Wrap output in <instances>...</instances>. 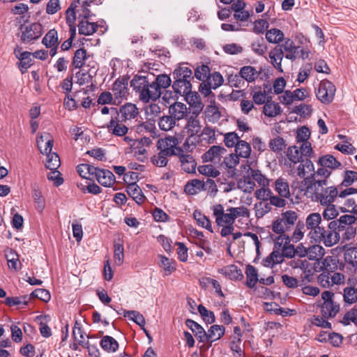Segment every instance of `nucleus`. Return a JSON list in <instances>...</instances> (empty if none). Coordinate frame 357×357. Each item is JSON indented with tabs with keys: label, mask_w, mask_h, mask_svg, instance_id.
I'll return each instance as SVG.
<instances>
[{
	"label": "nucleus",
	"mask_w": 357,
	"mask_h": 357,
	"mask_svg": "<svg viewBox=\"0 0 357 357\" xmlns=\"http://www.w3.org/2000/svg\"><path fill=\"white\" fill-rule=\"evenodd\" d=\"M218 273L232 280H241L243 278L241 270L236 265H229L220 268Z\"/></svg>",
	"instance_id": "nucleus-20"
},
{
	"label": "nucleus",
	"mask_w": 357,
	"mask_h": 357,
	"mask_svg": "<svg viewBox=\"0 0 357 357\" xmlns=\"http://www.w3.org/2000/svg\"><path fill=\"white\" fill-rule=\"evenodd\" d=\"M111 109L115 112L116 117L126 123L130 122L139 115V109L136 105L131 102H127L121 105L119 109L114 107H112Z\"/></svg>",
	"instance_id": "nucleus-6"
},
{
	"label": "nucleus",
	"mask_w": 357,
	"mask_h": 357,
	"mask_svg": "<svg viewBox=\"0 0 357 357\" xmlns=\"http://www.w3.org/2000/svg\"><path fill=\"white\" fill-rule=\"evenodd\" d=\"M21 40L24 43H29L39 38L43 34V26L40 23L34 22L30 24H22L19 28Z\"/></svg>",
	"instance_id": "nucleus-5"
},
{
	"label": "nucleus",
	"mask_w": 357,
	"mask_h": 357,
	"mask_svg": "<svg viewBox=\"0 0 357 357\" xmlns=\"http://www.w3.org/2000/svg\"><path fill=\"white\" fill-rule=\"evenodd\" d=\"M88 57L89 56L86 54V50L80 48L75 51L73 58L72 65L75 68L80 69L84 66L85 61Z\"/></svg>",
	"instance_id": "nucleus-35"
},
{
	"label": "nucleus",
	"mask_w": 357,
	"mask_h": 357,
	"mask_svg": "<svg viewBox=\"0 0 357 357\" xmlns=\"http://www.w3.org/2000/svg\"><path fill=\"white\" fill-rule=\"evenodd\" d=\"M183 96L188 103L193 107L192 112H201L203 109V105L201 102V98L197 92H193L192 89L187 94H181Z\"/></svg>",
	"instance_id": "nucleus-22"
},
{
	"label": "nucleus",
	"mask_w": 357,
	"mask_h": 357,
	"mask_svg": "<svg viewBox=\"0 0 357 357\" xmlns=\"http://www.w3.org/2000/svg\"><path fill=\"white\" fill-rule=\"evenodd\" d=\"M320 181L317 183V187L314 188L312 201L319 202L321 205L332 204L339 197V189L335 185H322Z\"/></svg>",
	"instance_id": "nucleus-2"
},
{
	"label": "nucleus",
	"mask_w": 357,
	"mask_h": 357,
	"mask_svg": "<svg viewBox=\"0 0 357 357\" xmlns=\"http://www.w3.org/2000/svg\"><path fill=\"white\" fill-rule=\"evenodd\" d=\"M318 165L329 170H334L341 166V163L330 154L323 155L319 158Z\"/></svg>",
	"instance_id": "nucleus-27"
},
{
	"label": "nucleus",
	"mask_w": 357,
	"mask_h": 357,
	"mask_svg": "<svg viewBox=\"0 0 357 357\" xmlns=\"http://www.w3.org/2000/svg\"><path fill=\"white\" fill-rule=\"evenodd\" d=\"M123 317H128L141 328L144 327L146 324L144 316L138 311L135 310H123Z\"/></svg>",
	"instance_id": "nucleus-40"
},
{
	"label": "nucleus",
	"mask_w": 357,
	"mask_h": 357,
	"mask_svg": "<svg viewBox=\"0 0 357 357\" xmlns=\"http://www.w3.org/2000/svg\"><path fill=\"white\" fill-rule=\"evenodd\" d=\"M301 181H294L291 188L293 194L296 198L301 199L303 197L312 199L314 192V185L309 176L303 178Z\"/></svg>",
	"instance_id": "nucleus-4"
},
{
	"label": "nucleus",
	"mask_w": 357,
	"mask_h": 357,
	"mask_svg": "<svg viewBox=\"0 0 357 357\" xmlns=\"http://www.w3.org/2000/svg\"><path fill=\"white\" fill-rule=\"evenodd\" d=\"M319 233H321V234H319L317 237L312 236L310 238L313 239L316 243L322 242L326 247L334 245L340 240L338 232L328 231V229H325L324 227L320 229Z\"/></svg>",
	"instance_id": "nucleus-7"
},
{
	"label": "nucleus",
	"mask_w": 357,
	"mask_h": 357,
	"mask_svg": "<svg viewBox=\"0 0 357 357\" xmlns=\"http://www.w3.org/2000/svg\"><path fill=\"white\" fill-rule=\"evenodd\" d=\"M178 156L181 162V169L187 173L195 172L197 163L190 154H185L181 148L178 149Z\"/></svg>",
	"instance_id": "nucleus-10"
},
{
	"label": "nucleus",
	"mask_w": 357,
	"mask_h": 357,
	"mask_svg": "<svg viewBox=\"0 0 357 357\" xmlns=\"http://www.w3.org/2000/svg\"><path fill=\"white\" fill-rule=\"evenodd\" d=\"M269 147L273 152L279 153L285 149V141L281 137H275L270 140Z\"/></svg>",
	"instance_id": "nucleus-56"
},
{
	"label": "nucleus",
	"mask_w": 357,
	"mask_h": 357,
	"mask_svg": "<svg viewBox=\"0 0 357 357\" xmlns=\"http://www.w3.org/2000/svg\"><path fill=\"white\" fill-rule=\"evenodd\" d=\"M211 73V70L207 65L197 66L195 70V77L200 80L205 82Z\"/></svg>",
	"instance_id": "nucleus-58"
},
{
	"label": "nucleus",
	"mask_w": 357,
	"mask_h": 357,
	"mask_svg": "<svg viewBox=\"0 0 357 357\" xmlns=\"http://www.w3.org/2000/svg\"><path fill=\"white\" fill-rule=\"evenodd\" d=\"M96 180L104 187H111L115 183V176L111 171L101 169L97 175Z\"/></svg>",
	"instance_id": "nucleus-25"
},
{
	"label": "nucleus",
	"mask_w": 357,
	"mask_h": 357,
	"mask_svg": "<svg viewBox=\"0 0 357 357\" xmlns=\"http://www.w3.org/2000/svg\"><path fill=\"white\" fill-rule=\"evenodd\" d=\"M126 192L139 205L142 204L146 199L142 189L136 183H128L126 186Z\"/></svg>",
	"instance_id": "nucleus-18"
},
{
	"label": "nucleus",
	"mask_w": 357,
	"mask_h": 357,
	"mask_svg": "<svg viewBox=\"0 0 357 357\" xmlns=\"http://www.w3.org/2000/svg\"><path fill=\"white\" fill-rule=\"evenodd\" d=\"M250 176L252 178V180L255 181H257L259 185H262L263 187H265L266 185H268L269 181L268 179L261 174V171L258 169H250Z\"/></svg>",
	"instance_id": "nucleus-62"
},
{
	"label": "nucleus",
	"mask_w": 357,
	"mask_h": 357,
	"mask_svg": "<svg viewBox=\"0 0 357 357\" xmlns=\"http://www.w3.org/2000/svg\"><path fill=\"white\" fill-rule=\"evenodd\" d=\"M325 254L324 248L320 245H313L307 248V257L310 260H319Z\"/></svg>",
	"instance_id": "nucleus-41"
},
{
	"label": "nucleus",
	"mask_w": 357,
	"mask_h": 357,
	"mask_svg": "<svg viewBox=\"0 0 357 357\" xmlns=\"http://www.w3.org/2000/svg\"><path fill=\"white\" fill-rule=\"evenodd\" d=\"M153 83L157 89L161 91L162 89H167L171 85L172 79L166 74H160L155 77Z\"/></svg>",
	"instance_id": "nucleus-45"
},
{
	"label": "nucleus",
	"mask_w": 357,
	"mask_h": 357,
	"mask_svg": "<svg viewBox=\"0 0 357 357\" xmlns=\"http://www.w3.org/2000/svg\"><path fill=\"white\" fill-rule=\"evenodd\" d=\"M225 331V328L223 326L213 325L206 333L207 342L210 341L211 342H213L219 340L222 336L224 335Z\"/></svg>",
	"instance_id": "nucleus-38"
},
{
	"label": "nucleus",
	"mask_w": 357,
	"mask_h": 357,
	"mask_svg": "<svg viewBox=\"0 0 357 357\" xmlns=\"http://www.w3.org/2000/svg\"><path fill=\"white\" fill-rule=\"evenodd\" d=\"M344 301L349 304L357 301V289L353 287H346L344 289Z\"/></svg>",
	"instance_id": "nucleus-64"
},
{
	"label": "nucleus",
	"mask_w": 357,
	"mask_h": 357,
	"mask_svg": "<svg viewBox=\"0 0 357 357\" xmlns=\"http://www.w3.org/2000/svg\"><path fill=\"white\" fill-rule=\"evenodd\" d=\"M260 73H261L257 71L255 67L245 66L241 68L239 75H236L235 78L238 79L241 77L246 80L248 82H252L255 81Z\"/></svg>",
	"instance_id": "nucleus-21"
},
{
	"label": "nucleus",
	"mask_w": 357,
	"mask_h": 357,
	"mask_svg": "<svg viewBox=\"0 0 357 357\" xmlns=\"http://www.w3.org/2000/svg\"><path fill=\"white\" fill-rule=\"evenodd\" d=\"M33 198L36 204V209L42 212L45 208V199L41 191L36 186L33 188Z\"/></svg>",
	"instance_id": "nucleus-55"
},
{
	"label": "nucleus",
	"mask_w": 357,
	"mask_h": 357,
	"mask_svg": "<svg viewBox=\"0 0 357 357\" xmlns=\"http://www.w3.org/2000/svg\"><path fill=\"white\" fill-rule=\"evenodd\" d=\"M206 116L210 122H217L220 119L221 114L217 106L210 105L206 107Z\"/></svg>",
	"instance_id": "nucleus-49"
},
{
	"label": "nucleus",
	"mask_w": 357,
	"mask_h": 357,
	"mask_svg": "<svg viewBox=\"0 0 357 357\" xmlns=\"http://www.w3.org/2000/svg\"><path fill=\"white\" fill-rule=\"evenodd\" d=\"M100 345L103 350L107 352H115L119 348L118 342L109 335H105L102 338Z\"/></svg>",
	"instance_id": "nucleus-36"
},
{
	"label": "nucleus",
	"mask_w": 357,
	"mask_h": 357,
	"mask_svg": "<svg viewBox=\"0 0 357 357\" xmlns=\"http://www.w3.org/2000/svg\"><path fill=\"white\" fill-rule=\"evenodd\" d=\"M344 264L340 262L337 257L327 256L322 261L321 267L322 271H327L330 275L337 270H342Z\"/></svg>",
	"instance_id": "nucleus-15"
},
{
	"label": "nucleus",
	"mask_w": 357,
	"mask_h": 357,
	"mask_svg": "<svg viewBox=\"0 0 357 357\" xmlns=\"http://www.w3.org/2000/svg\"><path fill=\"white\" fill-rule=\"evenodd\" d=\"M344 260L357 271V248L347 249L344 254Z\"/></svg>",
	"instance_id": "nucleus-50"
},
{
	"label": "nucleus",
	"mask_w": 357,
	"mask_h": 357,
	"mask_svg": "<svg viewBox=\"0 0 357 357\" xmlns=\"http://www.w3.org/2000/svg\"><path fill=\"white\" fill-rule=\"evenodd\" d=\"M335 91L336 89L333 82L324 79L320 82L319 87L315 89V93L319 100L328 105L333 100Z\"/></svg>",
	"instance_id": "nucleus-3"
},
{
	"label": "nucleus",
	"mask_w": 357,
	"mask_h": 357,
	"mask_svg": "<svg viewBox=\"0 0 357 357\" xmlns=\"http://www.w3.org/2000/svg\"><path fill=\"white\" fill-rule=\"evenodd\" d=\"M42 43L46 47L59 45L57 31L54 29H50L43 38Z\"/></svg>",
	"instance_id": "nucleus-43"
},
{
	"label": "nucleus",
	"mask_w": 357,
	"mask_h": 357,
	"mask_svg": "<svg viewBox=\"0 0 357 357\" xmlns=\"http://www.w3.org/2000/svg\"><path fill=\"white\" fill-rule=\"evenodd\" d=\"M160 267L165 271L166 275H170L176 270L174 261L173 259H169L165 256H160Z\"/></svg>",
	"instance_id": "nucleus-54"
},
{
	"label": "nucleus",
	"mask_w": 357,
	"mask_h": 357,
	"mask_svg": "<svg viewBox=\"0 0 357 357\" xmlns=\"http://www.w3.org/2000/svg\"><path fill=\"white\" fill-rule=\"evenodd\" d=\"M172 89L176 95L187 94L192 89L191 81L194 77L192 70L187 66V64H180L173 71Z\"/></svg>",
	"instance_id": "nucleus-1"
},
{
	"label": "nucleus",
	"mask_w": 357,
	"mask_h": 357,
	"mask_svg": "<svg viewBox=\"0 0 357 357\" xmlns=\"http://www.w3.org/2000/svg\"><path fill=\"white\" fill-rule=\"evenodd\" d=\"M227 152L225 148L222 146H212L202 156L204 162H219L220 158Z\"/></svg>",
	"instance_id": "nucleus-14"
},
{
	"label": "nucleus",
	"mask_w": 357,
	"mask_h": 357,
	"mask_svg": "<svg viewBox=\"0 0 357 357\" xmlns=\"http://www.w3.org/2000/svg\"><path fill=\"white\" fill-rule=\"evenodd\" d=\"M340 210L342 213H351L352 214L357 215V204L353 198H347L343 206L340 207Z\"/></svg>",
	"instance_id": "nucleus-61"
},
{
	"label": "nucleus",
	"mask_w": 357,
	"mask_h": 357,
	"mask_svg": "<svg viewBox=\"0 0 357 357\" xmlns=\"http://www.w3.org/2000/svg\"><path fill=\"white\" fill-rule=\"evenodd\" d=\"M91 68L89 71H85L84 69L79 70L76 73L77 83L80 86L89 84L91 82L93 75L92 73H95L97 70V64L96 62H92Z\"/></svg>",
	"instance_id": "nucleus-23"
},
{
	"label": "nucleus",
	"mask_w": 357,
	"mask_h": 357,
	"mask_svg": "<svg viewBox=\"0 0 357 357\" xmlns=\"http://www.w3.org/2000/svg\"><path fill=\"white\" fill-rule=\"evenodd\" d=\"M78 29L79 34L90 36L97 31L98 25L95 22H89L86 20H82L79 22Z\"/></svg>",
	"instance_id": "nucleus-30"
},
{
	"label": "nucleus",
	"mask_w": 357,
	"mask_h": 357,
	"mask_svg": "<svg viewBox=\"0 0 357 357\" xmlns=\"http://www.w3.org/2000/svg\"><path fill=\"white\" fill-rule=\"evenodd\" d=\"M176 125V122L169 114L162 116L158 121L159 128L164 131L171 130Z\"/></svg>",
	"instance_id": "nucleus-47"
},
{
	"label": "nucleus",
	"mask_w": 357,
	"mask_h": 357,
	"mask_svg": "<svg viewBox=\"0 0 357 357\" xmlns=\"http://www.w3.org/2000/svg\"><path fill=\"white\" fill-rule=\"evenodd\" d=\"M124 121H121L120 119L118 117H115V119L112 118L107 128L109 131L115 136L123 137L125 136L128 131V126L123 123Z\"/></svg>",
	"instance_id": "nucleus-11"
},
{
	"label": "nucleus",
	"mask_w": 357,
	"mask_h": 357,
	"mask_svg": "<svg viewBox=\"0 0 357 357\" xmlns=\"http://www.w3.org/2000/svg\"><path fill=\"white\" fill-rule=\"evenodd\" d=\"M199 114L200 112H192L187 119V123L185 128L190 137L197 135L201 130L202 126L198 119Z\"/></svg>",
	"instance_id": "nucleus-13"
},
{
	"label": "nucleus",
	"mask_w": 357,
	"mask_h": 357,
	"mask_svg": "<svg viewBox=\"0 0 357 357\" xmlns=\"http://www.w3.org/2000/svg\"><path fill=\"white\" fill-rule=\"evenodd\" d=\"M235 151L238 157L248 158L251 153V146L245 141L241 140L236 146Z\"/></svg>",
	"instance_id": "nucleus-44"
},
{
	"label": "nucleus",
	"mask_w": 357,
	"mask_h": 357,
	"mask_svg": "<svg viewBox=\"0 0 357 357\" xmlns=\"http://www.w3.org/2000/svg\"><path fill=\"white\" fill-rule=\"evenodd\" d=\"M340 322L344 326H348L351 323L357 325V305L345 313Z\"/></svg>",
	"instance_id": "nucleus-51"
},
{
	"label": "nucleus",
	"mask_w": 357,
	"mask_h": 357,
	"mask_svg": "<svg viewBox=\"0 0 357 357\" xmlns=\"http://www.w3.org/2000/svg\"><path fill=\"white\" fill-rule=\"evenodd\" d=\"M280 218L283 219L287 227L290 229L297 220V214L295 211H287L281 214Z\"/></svg>",
	"instance_id": "nucleus-63"
},
{
	"label": "nucleus",
	"mask_w": 357,
	"mask_h": 357,
	"mask_svg": "<svg viewBox=\"0 0 357 357\" xmlns=\"http://www.w3.org/2000/svg\"><path fill=\"white\" fill-rule=\"evenodd\" d=\"M204 183L199 179H192L188 181L185 187L184 192L186 194L194 195L203 191Z\"/></svg>",
	"instance_id": "nucleus-29"
},
{
	"label": "nucleus",
	"mask_w": 357,
	"mask_h": 357,
	"mask_svg": "<svg viewBox=\"0 0 357 357\" xmlns=\"http://www.w3.org/2000/svg\"><path fill=\"white\" fill-rule=\"evenodd\" d=\"M284 57L283 50L282 49V46L277 45L275 46L270 52H269V58L271 59V63L273 66L280 70H282L281 62Z\"/></svg>",
	"instance_id": "nucleus-26"
},
{
	"label": "nucleus",
	"mask_w": 357,
	"mask_h": 357,
	"mask_svg": "<svg viewBox=\"0 0 357 357\" xmlns=\"http://www.w3.org/2000/svg\"><path fill=\"white\" fill-rule=\"evenodd\" d=\"M339 305L335 303L334 302H327L323 303L321 312L323 317L328 319L335 317L337 313L339 312Z\"/></svg>",
	"instance_id": "nucleus-28"
},
{
	"label": "nucleus",
	"mask_w": 357,
	"mask_h": 357,
	"mask_svg": "<svg viewBox=\"0 0 357 357\" xmlns=\"http://www.w3.org/2000/svg\"><path fill=\"white\" fill-rule=\"evenodd\" d=\"M14 53L20 60L18 64L20 70L22 73H24L32 66L31 53L27 51L22 52V48L19 47L15 49Z\"/></svg>",
	"instance_id": "nucleus-12"
},
{
	"label": "nucleus",
	"mask_w": 357,
	"mask_h": 357,
	"mask_svg": "<svg viewBox=\"0 0 357 357\" xmlns=\"http://www.w3.org/2000/svg\"><path fill=\"white\" fill-rule=\"evenodd\" d=\"M177 139L174 137H169L163 139H160L157 143L158 149H178L176 146Z\"/></svg>",
	"instance_id": "nucleus-57"
},
{
	"label": "nucleus",
	"mask_w": 357,
	"mask_h": 357,
	"mask_svg": "<svg viewBox=\"0 0 357 357\" xmlns=\"http://www.w3.org/2000/svg\"><path fill=\"white\" fill-rule=\"evenodd\" d=\"M185 324L200 342H207V334L201 325L190 319L185 321Z\"/></svg>",
	"instance_id": "nucleus-19"
},
{
	"label": "nucleus",
	"mask_w": 357,
	"mask_h": 357,
	"mask_svg": "<svg viewBox=\"0 0 357 357\" xmlns=\"http://www.w3.org/2000/svg\"><path fill=\"white\" fill-rule=\"evenodd\" d=\"M205 82H207L213 89L220 86L224 82L222 75L218 72L210 73V75Z\"/></svg>",
	"instance_id": "nucleus-53"
},
{
	"label": "nucleus",
	"mask_w": 357,
	"mask_h": 357,
	"mask_svg": "<svg viewBox=\"0 0 357 357\" xmlns=\"http://www.w3.org/2000/svg\"><path fill=\"white\" fill-rule=\"evenodd\" d=\"M266 38L270 43L279 44L284 40V33L278 29L272 28L266 31Z\"/></svg>",
	"instance_id": "nucleus-37"
},
{
	"label": "nucleus",
	"mask_w": 357,
	"mask_h": 357,
	"mask_svg": "<svg viewBox=\"0 0 357 357\" xmlns=\"http://www.w3.org/2000/svg\"><path fill=\"white\" fill-rule=\"evenodd\" d=\"M162 92L158 91L153 84V82H148L145 87L138 94L139 98L143 102H149V101H155L161 96Z\"/></svg>",
	"instance_id": "nucleus-8"
},
{
	"label": "nucleus",
	"mask_w": 357,
	"mask_h": 357,
	"mask_svg": "<svg viewBox=\"0 0 357 357\" xmlns=\"http://www.w3.org/2000/svg\"><path fill=\"white\" fill-rule=\"evenodd\" d=\"M263 112L268 117H275L282 112V109L279 103L267 100L263 107Z\"/></svg>",
	"instance_id": "nucleus-34"
},
{
	"label": "nucleus",
	"mask_w": 357,
	"mask_h": 357,
	"mask_svg": "<svg viewBox=\"0 0 357 357\" xmlns=\"http://www.w3.org/2000/svg\"><path fill=\"white\" fill-rule=\"evenodd\" d=\"M149 82L148 78L145 76L135 75L130 82V85L133 90L139 94L140 91L145 87Z\"/></svg>",
	"instance_id": "nucleus-48"
},
{
	"label": "nucleus",
	"mask_w": 357,
	"mask_h": 357,
	"mask_svg": "<svg viewBox=\"0 0 357 357\" xmlns=\"http://www.w3.org/2000/svg\"><path fill=\"white\" fill-rule=\"evenodd\" d=\"M314 172V165L309 158H304L299 162L297 167V174L301 178L306 177V174Z\"/></svg>",
	"instance_id": "nucleus-32"
},
{
	"label": "nucleus",
	"mask_w": 357,
	"mask_h": 357,
	"mask_svg": "<svg viewBox=\"0 0 357 357\" xmlns=\"http://www.w3.org/2000/svg\"><path fill=\"white\" fill-rule=\"evenodd\" d=\"M245 275L247 277L246 285L250 289L254 288L259 280L257 270L255 266L248 264L245 268Z\"/></svg>",
	"instance_id": "nucleus-31"
},
{
	"label": "nucleus",
	"mask_w": 357,
	"mask_h": 357,
	"mask_svg": "<svg viewBox=\"0 0 357 357\" xmlns=\"http://www.w3.org/2000/svg\"><path fill=\"white\" fill-rule=\"evenodd\" d=\"M127 78H118L113 84L112 92L116 99H122L128 93Z\"/></svg>",
	"instance_id": "nucleus-17"
},
{
	"label": "nucleus",
	"mask_w": 357,
	"mask_h": 357,
	"mask_svg": "<svg viewBox=\"0 0 357 357\" xmlns=\"http://www.w3.org/2000/svg\"><path fill=\"white\" fill-rule=\"evenodd\" d=\"M275 190L281 197L287 198L290 195L289 183L283 178H279L275 181Z\"/></svg>",
	"instance_id": "nucleus-39"
},
{
	"label": "nucleus",
	"mask_w": 357,
	"mask_h": 357,
	"mask_svg": "<svg viewBox=\"0 0 357 357\" xmlns=\"http://www.w3.org/2000/svg\"><path fill=\"white\" fill-rule=\"evenodd\" d=\"M168 112L172 119L177 122L187 116L188 108L185 104L176 102L170 105Z\"/></svg>",
	"instance_id": "nucleus-16"
},
{
	"label": "nucleus",
	"mask_w": 357,
	"mask_h": 357,
	"mask_svg": "<svg viewBox=\"0 0 357 357\" xmlns=\"http://www.w3.org/2000/svg\"><path fill=\"white\" fill-rule=\"evenodd\" d=\"M272 231L277 234H285L289 229L287 227L283 219L278 218L273 220L271 225Z\"/></svg>",
	"instance_id": "nucleus-60"
},
{
	"label": "nucleus",
	"mask_w": 357,
	"mask_h": 357,
	"mask_svg": "<svg viewBox=\"0 0 357 357\" xmlns=\"http://www.w3.org/2000/svg\"><path fill=\"white\" fill-rule=\"evenodd\" d=\"M355 181H357V172L346 170L344 172V178L340 184V186L349 187Z\"/></svg>",
	"instance_id": "nucleus-59"
},
{
	"label": "nucleus",
	"mask_w": 357,
	"mask_h": 357,
	"mask_svg": "<svg viewBox=\"0 0 357 357\" xmlns=\"http://www.w3.org/2000/svg\"><path fill=\"white\" fill-rule=\"evenodd\" d=\"M287 157L288 160L294 165L304 159L300 152L299 148L296 146H292L288 148L287 151Z\"/></svg>",
	"instance_id": "nucleus-46"
},
{
	"label": "nucleus",
	"mask_w": 357,
	"mask_h": 357,
	"mask_svg": "<svg viewBox=\"0 0 357 357\" xmlns=\"http://www.w3.org/2000/svg\"><path fill=\"white\" fill-rule=\"evenodd\" d=\"M6 257L8 261V266L10 268L15 271L21 268L22 264L19 261L18 255L15 250L10 249L9 252L6 255Z\"/></svg>",
	"instance_id": "nucleus-42"
},
{
	"label": "nucleus",
	"mask_w": 357,
	"mask_h": 357,
	"mask_svg": "<svg viewBox=\"0 0 357 357\" xmlns=\"http://www.w3.org/2000/svg\"><path fill=\"white\" fill-rule=\"evenodd\" d=\"M281 46L283 52H286L285 58L291 61H294L297 58L301 47L296 46L291 39L287 38Z\"/></svg>",
	"instance_id": "nucleus-24"
},
{
	"label": "nucleus",
	"mask_w": 357,
	"mask_h": 357,
	"mask_svg": "<svg viewBox=\"0 0 357 357\" xmlns=\"http://www.w3.org/2000/svg\"><path fill=\"white\" fill-rule=\"evenodd\" d=\"M61 165L60 158L56 153L47 155L45 167L50 170H56Z\"/></svg>",
	"instance_id": "nucleus-52"
},
{
	"label": "nucleus",
	"mask_w": 357,
	"mask_h": 357,
	"mask_svg": "<svg viewBox=\"0 0 357 357\" xmlns=\"http://www.w3.org/2000/svg\"><path fill=\"white\" fill-rule=\"evenodd\" d=\"M321 222V216L318 213H312L307 215L305 220V225L308 230H310L309 236L311 238L312 236L317 237L320 229L324 227L320 226Z\"/></svg>",
	"instance_id": "nucleus-9"
},
{
	"label": "nucleus",
	"mask_w": 357,
	"mask_h": 357,
	"mask_svg": "<svg viewBox=\"0 0 357 357\" xmlns=\"http://www.w3.org/2000/svg\"><path fill=\"white\" fill-rule=\"evenodd\" d=\"M237 187L245 193L252 192L255 187V183L251 176H243L237 181Z\"/></svg>",
	"instance_id": "nucleus-33"
}]
</instances>
